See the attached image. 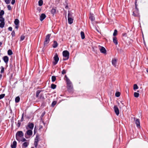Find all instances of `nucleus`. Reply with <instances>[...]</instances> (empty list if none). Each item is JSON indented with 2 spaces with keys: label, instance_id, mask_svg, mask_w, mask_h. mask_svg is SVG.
I'll use <instances>...</instances> for the list:
<instances>
[{
  "label": "nucleus",
  "instance_id": "f257e3e1",
  "mask_svg": "<svg viewBox=\"0 0 148 148\" xmlns=\"http://www.w3.org/2000/svg\"><path fill=\"white\" fill-rule=\"evenodd\" d=\"M24 134L23 132L21 131H18L16 134V140L20 141V138L23 136Z\"/></svg>",
  "mask_w": 148,
  "mask_h": 148
},
{
  "label": "nucleus",
  "instance_id": "f03ea898",
  "mask_svg": "<svg viewBox=\"0 0 148 148\" xmlns=\"http://www.w3.org/2000/svg\"><path fill=\"white\" fill-rule=\"evenodd\" d=\"M62 54L63 57L65 58L63 59V60H66L69 58V53L68 51H64L62 52Z\"/></svg>",
  "mask_w": 148,
  "mask_h": 148
},
{
  "label": "nucleus",
  "instance_id": "7ed1b4c3",
  "mask_svg": "<svg viewBox=\"0 0 148 148\" xmlns=\"http://www.w3.org/2000/svg\"><path fill=\"white\" fill-rule=\"evenodd\" d=\"M66 82L68 89L70 91L72 90L73 88V85L70 79H67V81Z\"/></svg>",
  "mask_w": 148,
  "mask_h": 148
},
{
  "label": "nucleus",
  "instance_id": "20e7f679",
  "mask_svg": "<svg viewBox=\"0 0 148 148\" xmlns=\"http://www.w3.org/2000/svg\"><path fill=\"white\" fill-rule=\"evenodd\" d=\"M51 36V34H49L47 35L46 36L45 40L44 42V45L45 46L47 44L49 43L50 41V37Z\"/></svg>",
  "mask_w": 148,
  "mask_h": 148
},
{
  "label": "nucleus",
  "instance_id": "39448f33",
  "mask_svg": "<svg viewBox=\"0 0 148 148\" xmlns=\"http://www.w3.org/2000/svg\"><path fill=\"white\" fill-rule=\"evenodd\" d=\"M72 15L69 12L68 15V23L70 24H72L73 22V19L71 18Z\"/></svg>",
  "mask_w": 148,
  "mask_h": 148
},
{
  "label": "nucleus",
  "instance_id": "423d86ee",
  "mask_svg": "<svg viewBox=\"0 0 148 148\" xmlns=\"http://www.w3.org/2000/svg\"><path fill=\"white\" fill-rule=\"evenodd\" d=\"M53 58L54 61L53 62V63L54 65H56L58 63L59 60V57L57 53L55 55Z\"/></svg>",
  "mask_w": 148,
  "mask_h": 148
},
{
  "label": "nucleus",
  "instance_id": "0eeeda50",
  "mask_svg": "<svg viewBox=\"0 0 148 148\" xmlns=\"http://www.w3.org/2000/svg\"><path fill=\"white\" fill-rule=\"evenodd\" d=\"M32 134V130H28L25 134V137L26 138H28V137L27 136V135L28 136H31Z\"/></svg>",
  "mask_w": 148,
  "mask_h": 148
},
{
  "label": "nucleus",
  "instance_id": "6e6552de",
  "mask_svg": "<svg viewBox=\"0 0 148 148\" xmlns=\"http://www.w3.org/2000/svg\"><path fill=\"white\" fill-rule=\"evenodd\" d=\"M100 46V47L99 49L100 52L103 54H106V51L105 48L102 46Z\"/></svg>",
  "mask_w": 148,
  "mask_h": 148
},
{
  "label": "nucleus",
  "instance_id": "1a4fd4ad",
  "mask_svg": "<svg viewBox=\"0 0 148 148\" xmlns=\"http://www.w3.org/2000/svg\"><path fill=\"white\" fill-rule=\"evenodd\" d=\"M135 9L136 11V13H135V11H134L133 12V15L135 16H138L139 14V10L137 7H135Z\"/></svg>",
  "mask_w": 148,
  "mask_h": 148
},
{
  "label": "nucleus",
  "instance_id": "9d476101",
  "mask_svg": "<svg viewBox=\"0 0 148 148\" xmlns=\"http://www.w3.org/2000/svg\"><path fill=\"white\" fill-rule=\"evenodd\" d=\"M114 109L116 115L117 116L118 115L119 112V109L116 106H115L114 107Z\"/></svg>",
  "mask_w": 148,
  "mask_h": 148
},
{
  "label": "nucleus",
  "instance_id": "9b49d317",
  "mask_svg": "<svg viewBox=\"0 0 148 148\" xmlns=\"http://www.w3.org/2000/svg\"><path fill=\"white\" fill-rule=\"evenodd\" d=\"M28 126L30 130H32L34 127V124L32 123H29L28 124Z\"/></svg>",
  "mask_w": 148,
  "mask_h": 148
},
{
  "label": "nucleus",
  "instance_id": "f8f14e48",
  "mask_svg": "<svg viewBox=\"0 0 148 148\" xmlns=\"http://www.w3.org/2000/svg\"><path fill=\"white\" fill-rule=\"evenodd\" d=\"M46 17V16L44 14H42L40 16V20L41 21H42Z\"/></svg>",
  "mask_w": 148,
  "mask_h": 148
},
{
  "label": "nucleus",
  "instance_id": "ddd939ff",
  "mask_svg": "<svg viewBox=\"0 0 148 148\" xmlns=\"http://www.w3.org/2000/svg\"><path fill=\"white\" fill-rule=\"evenodd\" d=\"M113 42L115 45H118V40L116 37L114 36L113 38Z\"/></svg>",
  "mask_w": 148,
  "mask_h": 148
},
{
  "label": "nucleus",
  "instance_id": "4468645a",
  "mask_svg": "<svg viewBox=\"0 0 148 148\" xmlns=\"http://www.w3.org/2000/svg\"><path fill=\"white\" fill-rule=\"evenodd\" d=\"M3 59L4 62L7 64L8 61V57L7 56H5L3 57Z\"/></svg>",
  "mask_w": 148,
  "mask_h": 148
},
{
  "label": "nucleus",
  "instance_id": "2eb2a0df",
  "mask_svg": "<svg viewBox=\"0 0 148 148\" xmlns=\"http://www.w3.org/2000/svg\"><path fill=\"white\" fill-rule=\"evenodd\" d=\"M135 123L138 127H140V122L138 119H137L136 120Z\"/></svg>",
  "mask_w": 148,
  "mask_h": 148
},
{
  "label": "nucleus",
  "instance_id": "dca6fc26",
  "mask_svg": "<svg viewBox=\"0 0 148 148\" xmlns=\"http://www.w3.org/2000/svg\"><path fill=\"white\" fill-rule=\"evenodd\" d=\"M17 143L16 141L13 142L12 144L11 145V147L12 148H15L16 147Z\"/></svg>",
  "mask_w": 148,
  "mask_h": 148
},
{
  "label": "nucleus",
  "instance_id": "f3484780",
  "mask_svg": "<svg viewBox=\"0 0 148 148\" xmlns=\"http://www.w3.org/2000/svg\"><path fill=\"white\" fill-rule=\"evenodd\" d=\"M58 44L57 42L56 41H53V44L52 45V46L54 48H56L57 47Z\"/></svg>",
  "mask_w": 148,
  "mask_h": 148
},
{
  "label": "nucleus",
  "instance_id": "a211bd4d",
  "mask_svg": "<svg viewBox=\"0 0 148 148\" xmlns=\"http://www.w3.org/2000/svg\"><path fill=\"white\" fill-rule=\"evenodd\" d=\"M56 10L55 8H53L51 10V12L53 15H54V14L56 13Z\"/></svg>",
  "mask_w": 148,
  "mask_h": 148
},
{
  "label": "nucleus",
  "instance_id": "6ab92c4d",
  "mask_svg": "<svg viewBox=\"0 0 148 148\" xmlns=\"http://www.w3.org/2000/svg\"><path fill=\"white\" fill-rule=\"evenodd\" d=\"M117 60L115 58L112 59V65H115L116 64Z\"/></svg>",
  "mask_w": 148,
  "mask_h": 148
},
{
  "label": "nucleus",
  "instance_id": "aec40b11",
  "mask_svg": "<svg viewBox=\"0 0 148 148\" xmlns=\"http://www.w3.org/2000/svg\"><path fill=\"white\" fill-rule=\"evenodd\" d=\"M80 34L82 39H84L85 38V36L84 32H83L82 31L80 33Z\"/></svg>",
  "mask_w": 148,
  "mask_h": 148
},
{
  "label": "nucleus",
  "instance_id": "412c9836",
  "mask_svg": "<svg viewBox=\"0 0 148 148\" xmlns=\"http://www.w3.org/2000/svg\"><path fill=\"white\" fill-rule=\"evenodd\" d=\"M29 144V142H25L23 144V145L25 147H27Z\"/></svg>",
  "mask_w": 148,
  "mask_h": 148
},
{
  "label": "nucleus",
  "instance_id": "4be33fe9",
  "mask_svg": "<svg viewBox=\"0 0 148 148\" xmlns=\"http://www.w3.org/2000/svg\"><path fill=\"white\" fill-rule=\"evenodd\" d=\"M19 20L18 19H16L14 21V23L16 25H19Z\"/></svg>",
  "mask_w": 148,
  "mask_h": 148
},
{
  "label": "nucleus",
  "instance_id": "5701e85b",
  "mask_svg": "<svg viewBox=\"0 0 148 148\" xmlns=\"http://www.w3.org/2000/svg\"><path fill=\"white\" fill-rule=\"evenodd\" d=\"M89 18L92 21H93L95 20L94 17L91 14L90 15Z\"/></svg>",
  "mask_w": 148,
  "mask_h": 148
},
{
  "label": "nucleus",
  "instance_id": "b1692460",
  "mask_svg": "<svg viewBox=\"0 0 148 148\" xmlns=\"http://www.w3.org/2000/svg\"><path fill=\"white\" fill-rule=\"evenodd\" d=\"M39 136L38 135L36 136V137L35 139L34 142L38 143L39 141Z\"/></svg>",
  "mask_w": 148,
  "mask_h": 148
},
{
  "label": "nucleus",
  "instance_id": "393cba45",
  "mask_svg": "<svg viewBox=\"0 0 148 148\" xmlns=\"http://www.w3.org/2000/svg\"><path fill=\"white\" fill-rule=\"evenodd\" d=\"M138 87L136 84H134V85L133 89L134 90H135L136 89H138Z\"/></svg>",
  "mask_w": 148,
  "mask_h": 148
},
{
  "label": "nucleus",
  "instance_id": "a878e982",
  "mask_svg": "<svg viewBox=\"0 0 148 148\" xmlns=\"http://www.w3.org/2000/svg\"><path fill=\"white\" fill-rule=\"evenodd\" d=\"M8 54L10 56L13 53L12 51L10 50H9L8 51Z\"/></svg>",
  "mask_w": 148,
  "mask_h": 148
},
{
  "label": "nucleus",
  "instance_id": "bb28decb",
  "mask_svg": "<svg viewBox=\"0 0 148 148\" xmlns=\"http://www.w3.org/2000/svg\"><path fill=\"white\" fill-rule=\"evenodd\" d=\"M43 1L42 0H40L38 1V5L40 6H41L43 4Z\"/></svg>",
  "mask_w": 148,
  "mask_h": 148
},
{
  "label": "nucleus",
  "instance_id": "cd10ccee",
  "mask_svg": "<svg viewBox=\"0 0 148 148\" xmlns=\"http://www.w3.org/2000/svg\"><path fill=\"white\" fill-rule=\"evenodd\" d=\"M5 24V22H1L0 23V27L2 28H3L4 27Z\"/></svg>",
  "mask_w": 148,
  "mask_h": 148
},
{
  "label": "nucleus",
  "instance_id": "c85d7f7f",
  "mask_svg": "<svg viewBox=\"0 0 148 148\" xmlns=\"http://www.w3.org/2000/svg\"><path fill=\"white\" fill-rule=\"evenodd\" d=\"M123 101H121V105H120L119 106V107L120 108H122L124 106V104L123 103Z\"/></svg>",
  "mask_w": 148,
  "mask_h": 148
},
{
  "label": "nucleus",
  "instance_id": "c756f323",
  "mask_svg": "<svg viewBox=\"0 0 148 148\" xmlns=\"http://www.w3.org/2000/svg\"><path fill=\"white\" fill-rule=\"evenodd\" d=\"M139 95V93L136 92H135L134 93V97H138Z\"/></svg>",
  "mask_w": 148,
  "mask_h": 148
},
{
  "label": "nucleus",
  "instance_id": "7c9ffc66",
  "mask_svg": "<svg viewBox=\"0 0 148 148\" xmlns=\"http://www.w3.org/2000/svg\"><path fill=\"white\" fill-rule=\"evenodd\" d=\"M20 100V98L18 97H16L15 99V102L16 103H18Z\"/></svg>",
  "mask_w": 148,
  "mask_h": 148
},
{
  "label": "nucleus",
  "instance_id": "2f4dec72",
  "mask_svg": "<svg viewBox=\"0 0 148 148\" xmlns=\"http://www.w3.org/2000/svg\"><path fill=\"white\" fill-rule=\"evenodd\" d=\"M117 31L116 29H115L113 34V36H115L117 34Z\"/></svg>",
  "mask_w": 148,
  "mask_h": 148
},
{
  "label": "nucleus",
  "instance_id": "473e14b6",
  "mask_svg": "<svg viewBox=\"0 0 148 148\" xmlns=\"http://www.w3.org/2000/svg\"><path fill=\"white\" fill-rule=\"evenodd\" d=\"M51 79H52V81L53 82H54L55 81L56 79V77L55 76H53L52 77Z\"/></svg>",
  "mask_w": 148,
  "mask_h": 148
},
{
  "label": "nucleus",
  "instance_id": "72a5a7b5",
  "mask_svg": "<svg viewBox=\"0 0 148 148\" xmlns=\"http://www.w3.org/2000/svg\"><path fill=\"white\" fill-rule=\"evenodd\" d=\"M1 73H3L4 72V68L3 67V66H1Z\"/></svg>",
  "mask_w": 148,
  "mask_h": 148
},
{
  "label": "nucleus",
  "instance_id": "f704fd0d",
  "mask_svg": "<svg viewBox=\"0 0 148 148\" xmlns=\"http://www.w3.org/2000/svg\"><path fill=\"white\" fill-rule=\"evenodd\" d=\"M1 18L0 19V22H5V19L2 16L1 17V18Z\"/></svg>",
  "mask_w": 148,
  "mask_h": 148
},
{
  "label": "nucleus",
  "instance_id": "c9c22d12",
  "mask_svg": "<svg viewBox=\"0 0 148 148\" xmlns=\"http://www.w3.org/2000/svg\"><path fill=\"white\" fill-rule=\"evenodd\" d=\"M56 104V102L55 101H53L51 104V106L53 107H54Z\"/></svg>",
  "mask_w": 148,
  "mask_h": 148
},
{
  "label": "nucleus",
  "instance_id": "e433bc0d",
  "mask_svg": "<svg viewBox=\"0 0 148 148\" xmlns=\"http://www.w3.org/2000/svg\"><path fill=\"white\" fill-rule=\"evenodd\" d=\"M120 95V93L119 92H116L115 93V96L117 97H119Z\"/></svg>",
  "mask_w": 148,
  "mask_h": 148
},
{
  "label": "nucleus",
  "instance_id": "4c0bfd02",
  "mask_svg": "<svg viewBox=\"0 0 148 148\" xmlns=\"http://www.w3.org/2000/svg\"><path fill=\"white\" fill-rule=\"evenodd\" d=\"M12 37H14L15 36V32L14 30L11 33V34Z\"/></svg>",
  "mask_w": 148,
  "mask_h": 148
},
{
  "label": "nucleus",
  "instance_id": "58836bf2",
  "mask_svg": "<svg viewBox=\"0 0 148 148\" xmlns=\"http://www.w3.org/2000/svg\"><path fill=\"white\" fill-rule=\"evenodd\" d=\"M4 14V11L3 10H1L0 12V15L2 16Z\"/></svg>",
  "mask_w": 148,
  "mask_h": 148
},
{
  "label": "nucleus",
  "instance_id": "ea45409f",
  "mask_svg": "<svg viewBox=\"0 0 148 148\" xmlns=\"http://www.w3.org/2000/svg\"><path fill=\"white\" fill-rule=\"evenodd\" d=\"M40 93V91L38 90L37 91L36 95V97H38V95Z\"/></svg>",
  "mask_w": 148,
  "mask_h": 148
},
{
  "label": "nucleus",
  "instance_id": "a19ab883",
  "mask_svg": "<svg viewBox=\"0 0 148 148\" xmlns=\"http://www.w3.org/2000/svg\"><path fill=\"white\" fill-rule=\"evenodd\" d=\"M56 85L54 84H52L51 85V88L53 89H54L56 88Z\"/></svg>",
  "mask_w": 148,
  "mask_h": 148
},
{
  "label": "nucleus",
  "instance_id": "79ce46f5",
  "mask_svg": "<svg viewBox=\"0 0 148 148\" xmlns=\"http://www.w3.org/2000/svg\"><path fill=\"white\" fill-rule=\"evenodd\" d=\"M25 37L24 36L22 35L21 36L20 38V41H23L25 39Z\"/></svg>",
  "mask_w": 148,
  "mask_h": 148
},
{
  "label": "nucleus",
  "instance_id": "37998d69",
  "mask_svg": "<svg viewBox=\"0 0 148 148\" xmlns=\"http://www.w3.org/2000/svg\"><path fill=\"white\" fill-rule=\"evenodd\" d=\"M26 141H27V140H26L25 138H23L22 139H21V138L20 140V141H21L22 142H24Z\"/></svg>",
  "mask_w": 148,
  "mask_h": 148
},
{
  "label": "nucleus",
  "instance_id": "c03bdc74",
  "mask_svg": "<svg viewBox=\"0 0 148 148\" xmlns=\"http://www.w3.org/2000/svg\"><path fill=\"white\" fill-rule=\"evenodd\" d=\"M5 96L4 94H2L0 95V99H1L3 98Z\"/></svg>",
  "mask_w": 148,
  "mask_h": 148
},
{
  "label": "nucleus",
  "instance_id": "a18cd8bd",
  "mask_svg": "<svg viewBox=\"0 0 148 148\" xmlns=\"http://www.w3.org/2000/svg\"><path fill=\"white\" fill-rule=\"evenodd\" d=\"M10 0H5V1L7 4H8L10 3Z\"/></svg>",
  "mask_w": 148,
  "mask_h": 148
},
{
  "label": "nucleus",
  "instance_id": "49530a36",
  "mask_svg": "<svg viewBox=\"0 0 148 148\" xmlns=\"http://www.w3.org/2000/svg\"><path fill=\"white\" fill-rule=\"evenodd\" d=\"M7 8L9 10H11L12 9L11 6L10 5H8Z\"/></svg>",
  "mask_w": 148,
  "mask_h": 148
},
{
  "label": "nucleus",
  "instance_id": "de8ad7c7",
  "mask_svg": "<svg viewBox=\"0 0 148 148\" xmlns=\"http://www.w3.org/2000/svg\"><path fill=\"white\" fill-rule=\"evenodd\" d=\"M40 99H44V97L42 95H40Z\"/></svg>",
  "mask_w": 148,
  "mask_h": 148
},
{
  "label": "nucleus",
  "instance_id": "09e8293b",
  "mask_svg": "<svg viewBox=\"0 0 148 148\" xmlns=\"http://www.w3.org/2000/svg\"><path fill=\"white\" fill-rule=\"evenodd\" d=\"M38 143L34 142V145L35 147L36 148L38 146Z\"/></svg>",
  "mask_w": 148,
  "mask_h": 148
},
{
  "label": "nucleus",
  "instance_id": "8fccbe9b",
  "mask_svg": "<svg viewBox=\"0 0 148 148\" xmlns=\"http://www.w3.org/2000/svg\"><path fill=\"white\" fill-rule=\"evenodd\" d=\"M12 27H10L8 28V30L10 31H12Z\"/></svg>",
  "mask_w": 148,
  "mask_h": 148
},
{
  "label": "nucleus",
  "instance_id": "3c124183",
  "mask_svg": "<svg viewBox=\"0 0 148 148\" xmlns=\"http://www.w3.org/2000/svg\"><path fill=\"white\" fill-rule=\"evenodd\" d=\"M15 0H12L11 1V4L12 5L14 4L15 3Z\"/></svg>",
  "mask_w": 148,
  "mask_h": 148
},
{
  "label": "nucleus",
  "instance_id": "603ef678",
  "mask_svg": "<svg viewBox=\"0 0 148 148\" xmlns=\"http://www.w3.org/2000/svg\"><path fill=\"white\" fill-rule=\"evenodd\" d=\"M66 73V71L65 70H63L62 72V74H64Z\"/></svg>",
  "mask_w": 148,
  "mask_h": 148
},
{
  "label": "nucleus",
  "instance_id": "864d4df0",
  "mask_svg": "<svg viewBox=\"0 0 148 148\" xmlns=\"http://www.w3.org/2000/svg\"><path fill=\"white\" fill-rule=\"evenodd\" d=\"M65 78H66L65 80H66V81H67V79H69V78L67 77V76L66 75H65Z\"/></svg>",
  "mask_w": 148,
  "mask_h": 148
},
{
  "label": "nucleus",
  "instance_id": "5fc2aeb1",
  "mask_svg": "<svg viewBox=\"0 0 148 148\" xmlns=\"http://www.w3.org/2000/svg\"><path fill=\"white\" fill-rule=\"evenodd\" d=\"M122 35L123 36H127V34L126 33H123L122 34Z\"/></svg>",
  "mask_w": 148,
  "mask_h": 148
},
{
  "label": "nucleus",
  "instance_id": "6e6d98bb",
  "mask_svg": "<svg viewBox=\"0 0 148 148\" xmlns=\"http://www.w3.org/2000/svg\"><path fill=\"white\" fill-rule=\"evenodd\" d=\"M137 1H136V2L135 1V7H137V6H138V5L137 4Z\"/></svg>",
  "mask_w": 148,
  "mask_h": 148
},
{
  "label": "nucleus",
  "instance_id": "4d7b16f0",
  "mask_svg": "<svg viewBox=\"0 0 148 148\" xmlns=\"http://www.w3.org/2000/svg\"><path fill=\"white\" fill-rule=\"evenodd\" d=\"M15 28L17 29H18V28L19 25H16Z\"/></svg>",
  "mask_w": 148,
  "mask_h": 148
},
{
  "label": "nucleus",
  "instance_id": "13d9d810",
  "mask_svg": "<svg viewBox=\"0 0 148 148\" xmlns=\"http://www.w3.org/2000/svg\"><path fill=\"white\" fill-rule=\"evenodd\" d=\"M42 127L41 125H40L39 126V128L40 129H41L42 128Z\"/></svg>",
  "mask_w": 148,
  "mask_h": 148
},
{
  "label": "nucleus",
  "instance_id": "bf43d9fd",
  "mask_svg": "<svg viewBox=\"0 0 148 148\" xmlns=\"http://www.w3.org/2000/svg\"><path fill=\"white\" fill-rule=\"evenodd\" d=\"M45 112H44V113H42V116H43V115H44L45 114Z\"/></svg>",
  "mask_w": 148,
  "mask_h": 148
},
{
  "label": "nucleus",
  "instance_id": "052dcab7",
  "mask_svg": "<svg viewBox=\"0 0 148 148\" xmlns=\"http://www.w3.org/2000/svg\"><path fill=\"white\" fill-rule=\"evenodd\" d=\"M2 75L1 74H0V79H1V78L2 77Z\"/></svg>",
  "mask_w": 148,
  "mask_h": 148
},
{
  "label": "nucleus",
  "instance_id": "680f3d73",
  "mask_svg": "<svg viewBox=\"0 0 148 148\" xmlns=\"http://www.w3.org/2000/svg\"><path fill=\"white\" fill-rule=\"evenodd\" d=\"M2 42H0V47L1 46V45H2Z\"/></svg>",
  "mask_w": 148,
  "mask_h": 148
},
{
  "label": "nucleus",
  "instance_id": "e2e57ef3",
  "mask_svg": "<svg viewBox=\"0 0 148 148\" xmlns=\"http://www.w3.org/2000/svg\"><path fill=\"white\" fill-rule=\"evenodd\" d=\"M146 71L148 73V69H147Z\"/></svg>",
  "mask_w": 148,
  "mask_h": 148
},
{
  "label": "nucleus",
  "instance_id": "0e129e2a",
  "mask_svg": "<svg viewBox=\"0 0 148 148\" xmlns=\"http://www.w3.org/2000/svg\"><path fill=\"white\" fill-rule=\"evenodd\" d=\"M135 13H136V10H135Z\"/></svg>",
  "mask_w": 148,
  "mask_h": 148
},
{
  "label": "nucleus",
  "instance_id": "69168bd1",
  "mask_svg": "<svg viewBox=\"0 0 148 148\" xmlns=\"http://www.w3.org/2000/svg\"><path fill=\"white\" fill-rule=\"evenodd\" d=\"M135 1H136H136H137V0H135Z\"/></svg>",
  "mask_w": 148,
  "mask_h": 148
},
{
  "label": "nucleus",
  "instance_id": "338daca9",
  "mask_svg": "<svg viewBox=\"0 0 148 148\" xmlns=\"http://www.w3.org/2000/svg\"><path fill=\"white\" fill-rule=\"evenodd\" d=\"M1 16H1L0 15V18H1Z\"/></svg>",
  "mask_w": 148,
  "mask_h": 148
},
{
  "label": "nucleus",
  "instance_id": "774afa93",
  "mask_svg": "<svg viewBox=\"0 0 148 148\" xmlns=\"http://www.w3.org/2000/svg\"><path fill=\"white\" fill-rule=\"evenodd\" d=\"M31 148H34V147H31Z\"/></svg>",
  "mask_w": 148,
  "mask_h": 148
}]
</instances>
